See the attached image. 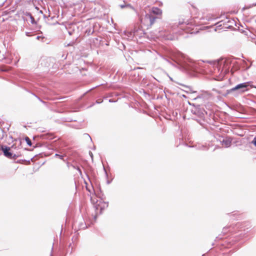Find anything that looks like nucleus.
<instances>
[{"label":"nucleus","instance_id":"1","mask_svg":"<svg viewBox=\"0 0 256 256\" xmlns=\"http://www.w3.org/2000/svg\"><path fill=\"white\" fill-rule=\"evenodd\" d=\"M170 58L175 64L172 62L168 59L162 57L167 62L174 66H176L182 70H190L194 66V63L192 60L180 52L171 51L169 53Z\"/></svg>","mask_w":256,"mask_h":256},{"label":"nucleus","instance_id":"2","mask_svg":"<svg viewBox=\"0 0 256 256\" xmlns=\"http://www.w3.org/2000/svg\"><path fill=\"white\" fill-rule=\"evenodd\" d=\"M232 62L230 58H222L213 62V64L216 66L218 72L220 71V72H224V73H227L231 68Z\"/></svg>","mask_w":256,"mask_h":256},{"label":"nucleus","instance_id":"3","mask_svg":"<svg viewBox=\"0 0 256 256\" xmlns=\"http://www.w3.org/2000/svg\"><path fill=\"white\" fill-rule=\"evenodd\" d=\"M251 82H248L237 84L234 87L228 90V93L237 92V94H242L248 90V86Z\"/></svg>","mask_w":256,"mask_h":256},{"label":"nucleus","instance_id":"4","mask_svg":"<svg viewBox=\"0 0 256 256\" xmlns=\"http://www.w3.org/2000/svg\"><path fill=\"white\" fill-rule=\"evenodd\" d=\"M156 18L151 14H146L144 18L140 20L141 23L147 26V28L150 27L154 22Z\"/></svg>","mask_w":256,"mask_h":256},{"label":"nucleus","instance_id":"5","mask_svg":"<svg viewBox=\"0 0 256 256\" xmlns=\"http://www.w3.org/2000/svg\"><path fill=\"white\" fill-rule=\"evenodd\" d=\"M2 150L4 152V155L8 158H16L18 157V156L15 154H13L12 152H10V148L9 147H2Z\"/></svg>","mask_w":256,"mask_h":256},{"label":"nucleus","instance_id":"6","mask_svg":"<svg viewBox=\"0 0 256 256\" xmlns=\"http://www.w3.org/2000/svg\"><path fill=\"white\" fill-rule=\"evenodd\" d=\"M232 140L230 138H226L223 139L222 142V144L226 148H228L231 146Z\"/></svg>","mask_w":256,"mask_h":256},{"label":"nucleus","instance_id":"7","mask_svg":"<svg viewBox=\"0 0 256 256\" xmlns=\"http://www.w3.org/2000/svg\"><path fill=\"white\" fill-rule=\"evenodd\" d=\"M152 11L154 14L157 15H160L162 14V10L158 8H153Z\"/></svg>","mask_w":256,"mask_h":256},{"label":"nucleus","instance_id":"8","mask_svg":"<svg viewBox=\"0 0 256 256\" xmlns=\"http://www.w3.org/2000/svg\"><path fill=\"white\" fill-rule=\"evenodd\" d=\"M94 32V30L92 28H88L86 30V34L87 36H90V34H92L93 32Z\"/></svg>","mask_w":256,"mask_h":256},{"label":"nucleus","instance_id":"9","mask_svg":"<svg viewBox=\"0 0 256 256\" xmlns=\"http://www.w3.org/2000/svg\"><path fill=\"white\" fill-rule=\"evenodd\" d=\"M197 149L200 150H208V148L204 145H198L197 146Z\"/></svg>","mask_w":256,"mask_h":256},{"label":"nucleus","instance_id":"10","mask_svg":"<svg viewBox=\"0 0 256 256\" xmlns=\"http://www.w3.org/2000/svg\"><path fill=\"white\" fill-rule=\"evenodd\" d=\"M25 140L27 143V144L29 146H32V142H31V140H30L28 138V137H26L25 138Z\"/></svg>","mask_w":256,"mask_h":256},{"label":"nucleus","instance_id":"11","mask_svg":"<svg viewBox=\"0 0 256 256\" xmlns=\"http://www.w3.org/2000/svg\"><path fill=\"white\" fill-rule=\"evenodd\" d=\"M17 2H20L22 1V0H16ZM25 2H26L28 4H30L33 2V0H23Z\"/></svg>","mask_w":256,"mask_h":256},{"label":"nucleus","instance_id":"12","mask_svg":"<svg viewBox=\"0 0 256 256\" xmlns=\"http://www.w3.org/2000/svg\"><path fill=\"white\" fill-rule=\"evenodd\" d=\"M252 144H254L256 146V136L254 137L252 141Z\"/></svg>","mask_w":256,"mask_h":256},{"label":"nucleus","instance_id":"13","mask_svg":"<svg viewBox=\"0 0 256 256\" xmlns=\"http://www.w3.org/2000/svg\"><path fill=\"white\" fill-rule=\"evenodd\" d=\"M55 156H58V158H60L61 160H63V157L64 156H62V155H60L58 154H55Z\"/></svg>","mask_w":256,"mask_h":256},{"label":"nucleus","instance_id":"14","mask_svg":"<svg viewBox=\"0 0 256 256\" xmlns=\"http://www.w3.org/2000/svg\"><path fill=\"white\" fill-rule=\"evenodd\" d=\"M126 6L130 8L134 9V8L130 4H127Z\"/></svg>","mask_w":256,"mask_h":256},{"label":"nucleus","instance_id":"15","mask_svg":"<svg viewBox=\"0 0 256 256\" xmlns=\"http://www.w3.org/2000/svg\"><path fill=\"white\" fill-rule=\"evenodd\" d=\"M126 5L122 4V5H120V8H124L125 7H126Z\"/></svg>","mask_w":256,"mask_h":256},{"label":"nucleus","instance_id":"16","mask_svg":"<svg viewBox=\"0 0 256 256\" xmlns=\"http://www.w3.org/2000/svg\"><path fill=\"white\" fill-rule=\"evenodd\" d=\"M89 154H90V157L92 158L93 154H92V152H90Z\"/></svg>","mask_w":256,"mask_h":256},{"label":"nucleus","instance_id":"17","mask_svg":"<svg viewBox=\"0 0 256 256\" xmlns=\"http://www.w3.org/2000/svg\"><path fill=\"white\" fill-rule=\"evenodd\" d=\"M114 102V101L112 99H110V100H109V102Z\"/></svg>","mask_w":256,"mask_h":256},{"label":"nucleus","instance_id":"18","mask_svg":"<svg viewBox=\"0 0 256 256\" xmlns=\"http://www.w3.org/2000/svg\"><path fill=\"white\" fill-rule=\"evenodd\" d=\"M78 170L81 173V170L79 168H78Z\"/></svg>","mask_w":256,"mask_h":256},{"label":"nucleus","instance_id":"19","mask_svg":"<svg viewBox=\"0 0 256 256\" xmlns=\"http://www.w3.org/2000/svg\"><path fill=\"white\" fill-rule=\"evenodd\" d=\"M95 206H96V210L98 209V205H96Z\"/></svg>","mask_w":256,"mask_h":256},{"label":"nucleus","instance_id":"20","mask_svg":"<svg viewBox=\"0 0 256 256\" xmlns=\"http://www.w3.org/2000/svg\"><path fill=\"white\" fill-rule=\"evenodd\" d=\"M104 171H105L106 174L107 176V172H106V170H105L104 168Z\"/></svg>","mask_w":256,"mask_h":256},{"label":"nucleus","instance_id":"21","mask_svg":"<svg viewBox=\"0 0 256 256\" xmlns=\"http://www.w3.org/2000/svg\"><path fill=\"white\" fill-rule=\"evenodd\" d=\"M212 64H213V63H212ZM213 66H214V65H213ZM215 67H216V66H215ZM216 69H215V70H217V68H216Z\"/></svg>","mask_w":256,"mask_h":256},{"label":"nucleus","instance_id":"22","mask_svg":"<svg viewBox=\"0 0 256 256\" xmlns=\"http://www.w3.org/2000/svg\"><path fill=\"white\" fill-rule=\"evenodd\" d=\"M36 38H37V39H38V38H39V36H38L36 37Z\"/></svg>","mask_w":256,"mask_h":256},{"label":"nucleus","instance_id":"23","mask_svg":"<svg viewBox=\"0 0 256 256\" xmlns=\"http://www.w3.org/2000/svg\"><path fill=\"white\" fill-rule=\"evenodd\" d=\"M255 5H256V4H255Z\"/></svg>","mask_w":256,"mask_h":256}]
</instances>
